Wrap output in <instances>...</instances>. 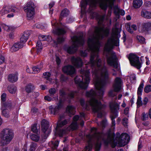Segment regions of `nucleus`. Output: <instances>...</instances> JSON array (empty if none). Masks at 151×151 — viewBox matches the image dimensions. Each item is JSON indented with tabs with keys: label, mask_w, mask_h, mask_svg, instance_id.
I'll list each match as a JSON object with an SVG mask.
<instances>
[{
	"label": "nucleus",
	"mask_w": 151,
	"mask_h": 151,
	"mask_svg": "<svg viewBox=\"0 0 151 151\" xmlns=\"http://www.w3.org/2000/svg\"><path fill=\"white\" fill-rule=\"evenodd\" d=\"M109 30L103 27H96L94 33L90 36L87 43L88 48L91 52L89 62L86 64V68L81 69L80 73L82 76H77L75 78V83L82 89L87 88L90 82L89 65L92 69L93 81L96 88L97 90L96 94L93 90L87 92L86 96L91 98L84 104L83 99L80 100L82 106L87 110L91 107L93 111L98 113L97 116L101 118L102 116V109L105 106L101 104L100 100L102 99L105 88L106 81L109 78V74L106 68L104 65L101 60L99 58L98 55L101 43L99 40L108 36Z\"/></svg>",
	"instance_id": "nucleus-1"
},
{
	"label": "nucleus",
	"mask_w": 151,
	"mask_h": 151,
	"mask_svg": "<svg viewBox=\"0 0 151 151\" xmlns=\"http://www.w3.org/2000/svg\"><path fill=\"white\" fill-rule=\"evenodd\" d=\"M119 37L118 29L113 28L111 35L108 39L104 48V54H106V55L107 56L108 64L116 69L118 67L116 57L115 53L111 51V50L114 46H118L119 45Z\"/></svg>",
	"instance_id": "nucleus-2"
},
{
	"label": "nucleus",
	"mask_w": 151,
	"mask_h": 151,
	"mask_svg": "<svg viewBox=\"0 0 151 151\" xmlns=\"http://www.w3.org/2000/svg\"><path fill=\"white\" fill-rule=\"evenodd\" d=\"M103 135L102 133H98L96 128H92L90 134L86 135V137L88 139V145L85 147V151H91L92 145L91 142L93 138H95L97 141L95 144V151H99L101 145V141L103 139Z\"/></svg>",
	"instance_id": "nucleus-3"
},
{
	"label": "nucleus",
	"mask_w": 151,
	"mask_h": 151,
	"mask_svg": "<svg viewBox=\"0 0 151 151\" xmlns=\"http://www.w3.org/2000/svg\"><path fill=\"white\" fill-rule=\"evenodd\" d=\"M115 0H82L81 1V10H84L87 4L90 6L95 7L96 4H99L101 7L104 10H106L108 6L112 9Z\"/></svg>",
	"instance_id": "nucleus-4"
},
{
	"label": "nucleus",
	"mask_w": 151,
	"mask_h": 151,
	"mask_svg": "<svg viewBox=\"0 0 151 151\" xmlns=\"http://www.w3.org/2000/svg\"><path fill=\"white\" fill-rule=\"evenodd\" d=\"M119 136V134L117 133V136L114 139V135H109L105 143L107 144H111L112 147L114 148L115 147L117 143L118 144L120 147H122L124 146L129 142L130 138L127 134L123 133L120 136Z\"/></svg>",
	"instance_id": "nucleus-5"
},
{
	"label": "nucleus",
	"mask_w": 151,
	"mask_h": 151,
	"mask_svg": "<svg viewBox=\"0 0 151 151\" xmlns=\"http://www.w3.org/2000/svg\"><path fill=\"white\" fill-rule=\"evenodd\" d=\"M73 42L72 46H65L64 50L69 53L72 54L75 52L79 46H82L84 43V40L82 35L78 37L74 36L71 38Z\"/></svg>",
	"instance_id": "nucleus-6"
},
{
	"label": "nucleus",
	"mask_w": 151,
	"mask_h": 151,
	"mask_svg": "<svg viewBox=\"0 0 151 151\" xmlns=\"http://www.w3.org/2000/svg\"><path fill=\"white\" fill-rule=\"evenodd\" d=\"M36 6L32 1L28 2L24 8V10L26 13L27 17L28 19H32L34 17L35 12Z\"/></svg>",
	"instance_id": "nucleus-7"
},
{
	"label": "nucleus",
	"mask_w": 151,
	"mask_h": 151,
	"mask_svg": "<svg viewBox=\"0 0 151 151\" xmlns=\"http://www.w3.org/2000/svg\"><path fill=\"white\" fill-rule=\"evenodd\" d=\"M1 134L4 145L9 144L14 137L13 132L9 129L3 130L1 132Z\"/></svg>",
	"instance_id": "nucleus-8"
},
{
	"label": "nucleus",
	"mask_w": 151,
	"mask_h": 151,
	"mask_svg": "<svg viewBox=\"0 0 151 151\" xmlns=\"http://www.w3.org/2000/svg\"><path fill=\"white\" fill-rule=\"evenodd\" d=\"M119 104H118L114 101H112L110 103V107L111 111L113 113V115L111 116L112 120V126L115 125L114 119L118 116V110L119 109Z\"/></svg>",
	"instance_id": "nucleus-9"
},
{
	"label": "nucleus",
	"mask_w": 151,
	"mask_h": 151,
	"mask_svg": "<svg viewBox=\"0 0 151 151\" xmlns=\"http://www.w3.org/2000/svg\"><path fill=\"white\" fill-rule=\"evenodd\" d=\"M42 131L45 134V136L42 137V140H43L45 139H46L48 137V134L50 132V130L49 129L48 122L45 119H43L41 122Z\"/></svg>",
	"instance_id": "nucleus-10"
},
{
	"label": "nucleus",
	"mask_w": 151,
	"mask_h": 151,
	"mask_svg": "<svg viewBox=\"0 0 151 151\" xmlns=\"http://www.w3.org/2000/svg\"><path fill=\"white\" fill-rule=\"evenodd\" d=\"M129 59L131 64L138 69H139L141 67V63L139 61V58L136 55L131 54L129 57Z\"/></svg>",
	"instance_id": "nucleus-11"
},
{
	"label": "nucleus",
	"mask_w": 151,
	"mask_h": 151,
	"mask_svg": "<svg viewBox=\"0 0 151 151\" xmlns=\"http://www.w3.org/2000/svg\"><path fill=\"white\" fill-rule=\"evenodd\" d=\"M11 106V104L7 103H3L2 104V114L4 116L8 117L9 116V111Z\"/></svg>",
	"instance_id": "nucleus-12"
},
{
	"label": "nucleus",
	"mask_w": 151,
	"mask_h": 151,
	"mask_svg": "<svg viewBox=\"0 0 151 151\" xmlns=\"http://www.w3.org/2000/svg\"><path fill=\"white\" fill-rule=\"evenodd\" d=\"M122 83V79L119 77H116L115 79L113 87L116 92L119 91L121 89V86Z\"/></svg>",
	"instance_id": "nucleus-13"
},
{
	"label": "nucleus",
	"mask_w": 151,
	"mask_h": 151,
	"mask_svg": "<svg viewBox=\"0 0 151 151\" xmlns=\"http://www.w3.org/2000/svg\"><path fill=\"white\" fill-rule=\"evenodd\" d=\"M62 106V101L60 100L58 104L56 106H50L49 107L50 111L51 114L55 115L57 113Z\"/></svg>",
	"instance_id": "nucleus-14"
},
{
	"label": "nucleus",
	"mask_w": 151,
	"mask_h": 151,
	"mask_svg": "<svg viewBox=\"0 0 151 151\" xmlns=\"http://www.w3.org/2000/svg\"><path fill=\"white\" fill-rule=\"evenodd\" d=\"M63 72L68 75H71L76 73V69L74 67L70 65L64 66L63 68Z\"/></svg>",
	"instance_id": "nucleus-15"
},
{
	"label": "nucleus",
	"mask_w": 151,
	"mask_h": 151,
	"mask_svg": "<svg viewBox=\"0 0 151 151\" xmlns=\"http://www.w3.org/2000/svg\"><path fill=\"white\" fill-rule=\"evenodd\" d=\"M71 61L73 65L76 68L81 67L83 64L81 59L78 57H72L71 58Z\"/></svg>",
	"instance_id": "nucleus-16"
},
{
	"label": "nucleus",
	"mask_w": 151,
	"mask_h": 151,
	"mask_svg": "<svg viewBox=\"0 0 151 151\" xmlns=\"http://www.w3.org/2000/svg\"><path fill=\"white\" fill-rule=\"evenodd\" d=\"M24 45L23 43L19 42H17L15 43L11 47V50L12 52H15L22 48Z\"/></svg>",
	"instance_id": "nucleus-17"
},
{
	"label": "nucleus",
	"mask_w": 151,
	"mask_h": 151,
	"mask_svg": "<svg viewBox=\"0 0 151 151\" xmlns=\"http://www.w3.org/2000/svg\"><path fill=\"white\" fill-rule=\"evenodd\" d=\"M79 118L78 116L77 115L73 117V121L69 126L71 129L74 130L78 128V126L76 122L78 119Z\"/></svg>",
	"instance_id": "nucleus-18"
},
{
	"label": "nucleus",
	"mask_w": 151,
	"mask_h": 151,
	"mask_svg": "<svg viewBox=\"0 0 151 151\" xmlns=\"http://www.w3.org/2000/svg\"><path fill=\"white\" fill-rule=\"evenodd\" d=\"M45 134H44L42 133L41 137L40 138V137L37 135H35L34 134H32L30 135V139L33 141L37 142L39 141H40L41 142H44L45 141V139L43 140H42V137H44Z\"/></svg>",
	"instance_id": "nucleus-19"
},
{
	"label": "nucleus",
	"mask_w": 151,
	"mask_h": 151,
	"mask_svg": "<svg viewBox=\"0 0 151 151\" xmlns=\"http://www.w3.org/2000/svg\"><path fill=\"white\" fill-rule=\"evenodd\" d=\"M141 16L147 19H151V12L148 11L145 9L142 10L141 12Z\"/></svg>",
	"instance_id": "nucleus-20"
},
{
	"label": "nucleus",
	"mask_w": 151,
	"mask_h": 151,
	"mask_svg": "<svg viewBox=\"0 0 151 151\" xmlns=\"http://www.w3.org/2000/svg\"><path fill=\"white\" fill-rule=\"evenodd\" d=\"M114 10L115 14L116 16L120 14L123 16L125 14V12L123 10L120 9L117 5H115L114 6Z\"/></svg>",
	"instance_id": "nucleus-21"
},
{
	"label": "nucleus",
	"mask_w": 151,
	"mask_h": 151,
	"mask_svg": "<svg viewBox=\"0 0 151 151\" xmlns=\"http://www.w3.org/2000/svg\"><path fill=\"white\" fill-rule=\"evenodd\" d=\"M18 79L17 73L10 74L8 77V81L12 83L16 82L18 80Z\"/></svg>",
	"instance_id": "nucleus-22"
},
{
	"label": "nucleus",
	"mask_w": 151,
	"mask_h": 151,
	"mask_svg": "<svg viewBox=\"0 0 151 151\" xmlns=\"http://www.w3.org/2000/svg\"><path fill=\"white\" fill-rule=\"evenodd\" d=\"M29 35V33L28 32H24L20 38V42L23 43L24 45L26 42Z\"/></svg>",
	"instance_id": "nucleus-23"
},
{
	"label": "nucleus",
	"mask_w": 151,
	"mask_h": 151,
	"mask_svg": "<svg viewBox=\"0 0 151 151\" xmlns=\"http://www.w3.org/2000/svg\"><path fill=\"white\" fill-rule=\"evenodd\" d=\"M63 117L60 116L57 123V127H62L68 123V121L67 120L65 119L62 121L61 119H63Z\"/></svg>",
	"instance_id": "nucleus-24"
},
{
	"label": "nucleus",
	"mask_w": 151,
	"mask_h": 151,
	"mask_svg": "<svg viewBox=\"0 0 151 151\" xmlns=\"http://www.w3.org/2000/svg\"><path fill=\"white\" fill-rule=\"evenodd\" d=\"M142 4V0H134L133 2V7L135 8H139Z\"/></svg>",
	"instance_id": "nucleus-25"
},
{
	"label": "nucleus",
	"mask_w": 151,
	"mask_h": 151,
	"mask_svg": "<svg viewBox=\"0 0 151 151\" xmlns=\"http://www.w3.org/2000/svg\"><path fill=\"white\" fill-rule=\"evenodd\" d=\"M66 111L69 114L74 115L75 112V108L73 106H68L67 107Z\"/></svg>",
	"instance_id": "nucleus-26"
},
{
	"label": "nucleus",
	"mask_w": 151,
	"mask_h": 151,
	"mask_svg": "<svg viewBox=\"0 0 151 151\" xmlns=\"http://www.w3.org/2000/svg\"><path fill=\"white\" fill-rule=\"evenodd\" d=\"M34 88V86L32 84L30 83L26 86L25 90L27 92L29 93L32 92Z\"/></svg>",
	"instance_id": "nucleus-27"
},
{
	"label": "nucleus",
	"mask_w": 151,
	"mask_h": 151,
	"mask_svg": "<svg viewBox=\"0 0 151 151\" xmlns=\"http://www.w3.org/2000/svg\"><path fill=\"white\" fill-rule=\"evenodd\" d=\"M68 130L69 129L68 128L66 129H60L58 130V134L59 137H62L65 135Z\"/></svg>",
	"instance_id": "nucleus-28"
},
{
	"label": "nucleus",
	"mask_w": 151,
	"mask_h": 151,
	"mask_svg": "<svg viewBox=\"0 0 151 151\" xmlns=\"http://www.w3.org/2000/svg\"><path fill=\"white\" fill-rule=\"evenodd\" d=\"M53 31L55 33L58 35H63L66 32V31L63 29L59 28L57 29L55 31L53 30Z\"/></svg>",
	"instance_id": "nucleus-29"
},
{
	"label": "nucleus",
	"mask_w": 151,
	"mask_h": 151,
	"mask_svg": "<svg viewBox=\"0 0 151 151\" xmlns=\"http://www.w3.org/2000/svg\"><path fill=\"white\" fill-rule=\"evenodd\" d=\"M143 28L145 30L148 31L151 29V22H147L143 24Z\"/></svg>",
	"instance_id": "nucleus-30"
},
{
	"label": "nucleus",
	"mask_w": 151,
	"mask_h": 151,
	"mask_svg": "<svg viewBox=\"0 0 151 151\" xmlns=\"http://www.w3.org/2000/svg\"><path fill=\"white\" fill-rule=\"evenodd\" d=\"M2 26L3 29L7 31H12L14 29V27L7 25L5 24H3Z\"/></svg>",
	"instance_id": "nucleus-31"
},
{
	"label": "nucleus",
	"mask_w": 151,
	"mask_h": 151,
	"mask_svg": "<svg viewBox=\"0 0 151 151\" xmlns=\"http://www.w3.org/2000/svg\"><path fill=\"white\" fill-rule=\"evenodd\" d=\"M8 89L9 92L11 93H14L17 90L16 87L14 85L9 86Z\"/></svg>",
	"instance_id": "nucleus-32"
},
{
	"label": "nucleus",
	"mask_w": 151,
	"mask_h": 151,
	"mask_svg": "<svg viewBox=\"0 0 151 151\" xmlns=\"http://www.w3.org/2000/svg\"><path fill=\"white\" fill-rule=\"evenodd\" d=\"M6 7L8 13L9 12H18L17 9L15 7L9 6H7Z\"/></svg>",
	"instance_id": "nucleus-33"
},
{
	"label": "nucleus",
	"mask_w": 151,
	"mask_h": 151,
	"mask_svg": "<svg viewBox=\"0 0 151 151\" xmlns=\"http://www.w3.org/2000/svg\"><path fill=\"white\" fill-rule=\"evenodd\" d=\"M144 86L143 83H141L139 85L137 90V94L138 96H140L141 95Z\"/></svg>",
	"instance_id": "nucleus-34"
},
{
	"label": "nucleus",
	"mask_w": 151,
	"mask_h": 151,
	"mask_svg": "<svg viewBox=\"0 0 151 151\" xmlns=\"http://www.w3.org/2000/svg\"><path fill=\"white\" fill-rule=\"evenodd\" d=\"M69 13V10L67 9H65L62 11L61 13L60 17H66Z\"/></svg>",
	"instance_id": "nucleus-35"
},
{
	"label": "nucleus",
	"mask_w": 151,
	"mask_h": 151,
	"mask_svg": "<svg viewBox=\"0 0 151 151\" xmlns=\"http://www.w3.org/2000/svg\"><path fill=\"white\" fill-rule=\"evenodd\" d=\"M43 75L44 76V78H46L47 80H48L51 83H52V80L50 78V77L51 75L50 73L49 72H46L43 73Z\"/></svg>",
	"instance_id": "nucleus-36"
},
{
	"label": "nucleus",
	"mask_w": 151,
	"mask_h": 151,
	"mask_svg": "<svg viewBox=\"0 0 151 151\" xmlns=\"http://www.w3.org/2000/svg\"><path fill=\"white\" fill-rule=\"evenodd\" d=\"M36 48L37 50V52L38 53L42 49V43L40 41H38L37 42L36 45Z\"/></svg>",
	"instance_id": "nucleus-37"
},
{
	"label": "nucleus",
	"mask_w": 151,
	"mask_h": 151,
	"mask_svg": "<svg viewBox=\"0 0 151 151\" xmlns=\"http://www.w3.org/2000/svg\"><path fill=\"white\" fill-rule=\"evenodd\" d=\"M42 66H41L40 67L37 66L33 67L32 68L33 73H36L39 72L42 68Z\"/></svg>",
	"instance_id": "nucleus-38"
},
{
	"label": "nucleus",
	"mask_w": 151,
	"mask_h": 151,
	"mask_svg": "<svg viewBox=\"0 0 151 151\" xmlns=\"http://www.w3.org/2000/svg\"><path fill=\"white\" fill-rule=\"evenodd\" d=\"M137 40L140 43H144L145 42V38L142 36L137 35L136 36Z\"/></svg>",
	"instance_id": "nucleus-39"
},
{
	"label": "nucleus",
	"mask_w": 151,
	"mask_h": 151,
	"mask_svg": "<svg viewBox=\"0 0 151 151\" xmlns=\"http://www.w3.org/2000/svg\"><path fill=\"white\" fill-rule=\"evenodd\" d=\"M51 37L50 36H44V35H42L41 36H40L39 38L40 39H42V40L43 41H49L50 40V38H51Z\"/></svg>",
	"instance_id": "nucleus-40"
},
{
	"label": "nucleus",
	"mask_w": 151,
	"mask_h": 151,
	"mask_svg": "<svg viewBox=\"0 0 151 151\" xmlns=\"http://www.w3.org/2000/svg\"><path fill=\"white\" fill-rule=\"evenodd\" d=\"M36 147V144L35 143L32 142L30 146V151H34Z\"/></svg>",
	"instance_id": "nucleus-41"
},
{
	"label": "nucleus",
	"mask_w": 151,
	"mask_h": 151,
	"mask_svg": "<svg viewBox=\"0 0 151 151\" xmlns=\"http://www.w3.org/2000/svg\"><path fill=\"white\" fill-rule=\"evenodd\" d=\"M56 90L55 88H51L49 90V93L51 96H53L56 93Z\"/></svg>",
	"instance_id": "nucleus-42"
},
{
	"label": "nucleus",
	"mask_w": 151,
	"mask_h": 151,
	"mask_svg": "<svg viewBox=\"0 0 151 151\" xmlns=\"http://www.w3.org/2000/svg\"><path fill=\"white\" fill-rule=\"evenodd\" d=\"M137 107H139L142 105L141 98L140 96H138L137 101Z\"/></svg>",
	"instance_id": "nucleus-43"
},
{
	"label": "nucleus",
	"mask_w": 151,
	"mask_h": 151,
	"mask_svg": "<svg viewBox=\"0 0 151 151\" xmlns=\"http://www.w3.org/2000/svg\"><path fill=\"white\" fill-rule=\"evenodd\" d=\"M144 91L146 93H148L151 91V85L146 86L144 88Z\"/></svg>",
	"instance_id": "nucleus-44"
},
{
	"label": "nucleus",
	"mask_w": 151,
	"mask_h": 151,
	"mask_svg": "<svg viewBox=\"0 0 151 151\" xmlns=\"http://www.w3.org/2000/svg\"><path fill=\"white\" fill-rule=\"evenodd\" d=\"M32 131L34 133H37L38 131V130L36 127V124H35L32 126Z\"/></svg>",
	"instance_id": "nucleus-45"
},
{
	"label": "nucleus",
	"mask_w": 151,
	"mask_h": 151,
	"mask_svg": "<svg viewBox=\"0 0 151 151\" xmlns=\"http://www.w3.org/2000/svg\"><path fill=\"white\" fill-rule=\"evenodd\" d=\"M105 17V15L99 16L98 17V23L99 24H101V23L102 22Z\"/></svg>",
	"instance_id": "nucleus-46"
},
{
	"label": "nucleus",
	"mask_w": 151,
	"mask_h": 151,
	"mask_svg": "<svg viewBox=\"0 0 151 151\" xmlns=\"http://www.w3.org/2000/svg\"><path fill=\"white\" fill-rule=\"evenodd\" d=\"M130 79L132 83H134L136 81V77L134 74L131 75L130 76Z\"/></svg>",
	"instance_id": "nucleus-47"
},
{
	"label": "nucleus",
	"mask_w": 151,
	"mask_h": 151,
	"mask_svg": "<svg viewBox=\"0 0 151 151\" xmlns=\"http://www.w3.org/2000/svg\"><path fill=\"white\" fill-rule=\"evenodd\" d=\"M8 13L6 7H4L0 11V13L2 15H4Z\"/></svg>",
	"instance_id": "nucleus-48"
},
{
	"label": "nucleus",
	"mask_w": 151,
	"mask_h": 151,
	"mask_svg": "<svg viewBox=\"0 0 151 151\" xmlns=\"http://www.w3.org/2000/svg\"><path fill=\"white\" fill-rule=\"evenodd\" d=\"M60 97H59V101L61 99L62 101V103L63 102V100L62 98L63 97V96L64 95L65 92L63 89H61L60 90Z\"/></svg>",
	"instance_id": "nucleus-49"
},
{
	"label": "nucleus",
	"mask_w": 151,
	"mask_h": 151,
	"mask_svg": "<svg viewBox=\"0 0 151 151\" xmlns=\"http://www.w3.org/2000/svg\"><path fill=\"white\" fill-rule=\"evenodd\" d=\"M53 147V149H56L58 147L59 142L58 141H55L54 142H52Z\"/></svg>",
	"instance_id": "nucleus-50"
},
{
	"label": "nucleus",
	"mask_w": 151,
	"mask_h": 151,
	"mask_svg": "<svg viewBox=\"0 0 151 151\" xmlns=\"http://www.w3.org/2000/svg\"><path fill=\"white\" fill-rule=\"evenodd\" d=\"M142 120L143 121L147 120L148 119V116L147 114L143 113L142 114Z\"/></svg>",
	"instance_id": "nucleus-51"
},
{
	"label": "nucleus",
	"mask_w": 151,
	"mask_h": 151,
	"mask_svg": "<svg viewBox=\"0 0 151 151\" xmlns=\"http://www.w3.org/2000/svg\"><path fill=\"white\" fill-rule=\"evenodd\" d=\"M122 123L124 126H127L128 123V119L126 118H124L123 119Z\"/></svg>",
	"instance_id": "nucleus-52"
},
{
	"label": "nucleus",
	"mask_w": 151,
	"mask_h": 151,
	"mask_svg": "<svg viewBox=\"0 0 151 151\" xmlns=\"http://www.w3.org/2000/svg\"><path fill=\"white\" fill-rule=\"evenodd\" d=\"M52 24L53 26V28H56L58 27V24H56V20H53L52 22Z\"/></svg>",
	"instance_id": "nucleus-53"
},
{
	"label": "nucleus",
	"mask_w": 151,
	"mask_h": 151,
	"mask_svg": "<svg viewBox=\"0 0 151 151\" xmlns=\"http://www.w3.org/2000/svg\"><path fill=\"white\" fill-rule=\"evenodd\" d=\"M44 99L45 100L47 101H50L53 100V99L49 96H45L44 97Z\"/></svg>",
	"instance_id": "nucleus-54"
},
{
	"label": "nucleus",
	"mask_w": 151,
	"mask_h": 151,
	"mask_svg": "<svg viewBox=\"0 0 151 151\" xmlns=\"http://www.w3.org/2000/svg\"><path fill=\"white\" fill-rule=\"evenodd\" d=\"M114 92H115L114 90H111L109 93V95L110 96H114L115 95V94Z\"/></svg>",
	"instance_id": "nucleus-55"
},
{
	"label": "nucleus",
	"mask_w": 151,
	"mask_h": 151,
	"mask_svg": "<svg viewBox=\"0 0 151 151\" xmlns=\"http://www.w3.org/2000/svg\"><path fill=\"white\" fill-rule=\"evenodd\" d=\"M77 93V92L76 91H72L70 92L69 94V96L70 98H72Z\"/></svg>",
	"instance_id": "nucleus-56"
},
{
	"label": "nucleus",
	"mask_w": 151,
	"mask_h": 151,
	"mask_svg": "<svg viewBox=\"0 0 151 151\" xmlns=\"http://www.w3.org/2000/svg\"><path fill=\"white\" fill-rule=\"evenodd\" d=\"M6 95L5 93H3L1 95V100L3 101H5L6 99Z\"/></svg>",
	"instance_id": "nucleus-57"
},
{
	"label": "nucleus",
	"mask_w": 151,
	"mask_h": 151,
	"mask_svg": "<svg viewBox=\"0 0 151 151\" xmlns=\"http://www.w3.org/2000/svg\"><path fill=\"white\" fill-rule=\"evenodd\" d=\"M5 61V58L2 56H0V64L4 63Z\"/></svg>",
	"instance_id": "nucleus-58"
},
{
	"label": "nucleus",
	"mask_w": 151,
	"mask_h": 151,
	"mask_svg": "<svg viewBox=\"0 0 151 151\" xmlns=\"http://www.w3.org/2000/svg\"><path fill=\"white\" fill-rule=\"evenodd\" d=\"M65 38L63 37H59L58 38V42L59 43H61L64 41Z\"/></svg>",
	"instance_id": "nucleus-59"
},
{
	"label": "nucleus",
	"mask_w": 151,
	"mask_h": 151,
	"mask_svg": "<svg viewBox=\"0 0 151 151\" xmlns=\"http://www.w3.org/2000/svg\"><path fill=\"white\" fill-rule=\"evenodd\" d=\"M145 6L147 7H150L151 6V2L149 1H146L145 3Z\"/></svg>",
	"instance_id": "nucleus-60"
},
{
	"label": "nucleus",
	"mask_w": 151,
	"mask_h": 151,
	"mask_svg": "<svg viewBox=\"0 0 151 151\" xmlns=\"http://www.w3.org/2000/svg\"><path fill=\"white\" fill-rule=\"evenodd\" d=\"M86 51H81V55L84 57L86 56L87 55V53L86 52Z\"/></svg>",
	"instance_id": "nucleus-61"
},
{
	"label": "nucleus",
	"mask_w": 151,
	"mask_h": 151,
	"mask_svg": "<svg viewBox=\"0 0 151 151\" xmlns=\"http://www.w3.org/2000/svg\"><path fill=\"white\" fill-rule=\"evenodd\" d=\"M56 61L58 65H59L60 63V60L59 58L57 56L56 57Z\"/></svg>",
	"instance_id": "nucleus-62"
},
{
	"label": "nucleus",
	"mask_w": 151,
	"mask_h": 151,
	"mask_svg": "<svg viewBox=\"0 0 151 151\" xmlns=\"http://www.w3.org/2000/svg\"><path fill=\"white\" fill-rule=\"evenodd\" d=\"M106 120H104L102 121L101 123V125L103 127H105L106 124Z\"/></svg>",
	"instance_id": "nucleus-63"
},
{
	"label": "nucleus",
	"mask_w": 151,
	"mask_h": 151,
	"mask_svg": "<svg viewBox=\"0 0 151 151\" xmlns=\"http://www.w3.org/2000/svg\"><path fill=\"white\" fill-rule=\"evenodd\" d=\"M127 29L128 30V32H129L132 33L133 32V31L131 29L130 27L129 26L127 25Z\"/></svg>",
	"instance_id": "nucleus-64"
}]
</instances>
